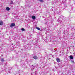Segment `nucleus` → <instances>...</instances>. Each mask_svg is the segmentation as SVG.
<instances>
[{
	"label": "nucleus",
	"mask_w": 75,
	"mask_h": 75,
	"mask_svg": "<svg viewBox=\"0 0 75 75\" xmlns=\"http://www.w3.org/2000/svg\"><path fill=\"white\" fill-rule=\"evenodd\" d=\"M39 1L41 2H44V1H43V0H39Z\"/></svg>",
	"instance_id": "nucleus-12"
},
{
	"label": "nucleus",
	"mask_w": 75,
	"mask_h": 75,
	"mask_svg": "<svg viewBox=\"0 0 75 75\" xmlns=\"http://www.w3.org/2000/svg\"><path fill=\"white\" fill-rule=\"evenodd\" d=\"M34 67H33V68H33Z\"/></svg>",
	"instance_id": "nucleus-15"
},
{
	"label": "nucleus",
	"mask_w": 75,
	"mask_h": 75,
	"mask_svg": "<svg viewBox=\"0 0 75 75\" xmlns=\"http://www.w3.org/2000/svg\"><path fill=\"white\" fill-rule=\"evenodd\" d=\"M56 60L58 62H61V60L60 59L58 58H56Z\"/></svg>",
	"instance_id": "nucleus-1"
},
{
	"label": "nucleus",
	"mask_w": 75,
	"mask_h": 75,
	"mask_svg": "<svg viewBox=\"0 0 75 75\" xmlns=\"http://www.w3.org/2000/svg\"><path fill=\"white\" fill-rule=\"evenodd\" d=\"M1 61H2L3 62L4 61V59H3V58H2L1 59Z\"/></svg>",
	"instance_id": "nucleus-11"
},
{
	"label": "nucleus",
	"mask_w": 75,
	"mask_h": 75,
	"mask_svg": "<svg viewBox=\"0 0 75 75\" xmlns=\"http://www.w3.org/2000/svg\"><path fill=\"white\" fill-rule=\"evenodd\" d=\"M13 3V1H11L10 3V4H12Z\"/></svg>",
	"instance_id": "nucleus-9"
},
{
	"label": "nucleus",
	"mask_w": 75,
	"mask_h": 75,
	"mask_svg": "<svg viewBox=\"0 0 75 75\" xmlns=\"http://www.w3.org/2000/svg\"><path fill=\"white\" fill-rule=\"evenodd\" d=\"M32 67H33V66H32Z\"/></svg>",
	"instance_id": "nucleus-14"
},
{
	"label": "nucleus",
	"mask_w": 75,
	"mask_h": 75,
	"mask_svg": "<svg viewBox=\"0 0 75 75\" xmlns=\"http://www.w3.org/2000/svg\"><path fill=\"white\" fill-rule=\"evenodd\" d=\"M21 30L22 31H25V29L24 28H22Z\"/></svg>",
	"instance_id": "nucleus-10"
},
{
	"label": "nucleus",
	"mask_w": 75,
	"mask_h": 75,
	"mask_svg": "<svg viewBox=\"0 0 75 75\" xmlns=\"http://www.w3.org/2000/svg\"><path fill=\"white\" fill-rule=\"evenodd\" d=\"M70 59H74V58L73 57V56H70Z\"/></svg>",
	"instance_id": "nucleus-8"
},
{
	"label": "nucleus",
	"mask_w": 75,
	"mask_h": 75,
	"mask_svg": "<svg viewBox=\"0 0 75 75\" xmlns=\"http://www.w3.org/2000/svg\"><path fill=\"white\" fill-rule=\"evenodd\" d=\"M15 26V23H12L10 25V27H14Z\"/></svg>",
	"instance_id": "nucleus-2"
},
{
	"label": "nucleus",
	"mask_w": 75,
	"mask_h": 75,
	"mask_svg": "<svg viewBox=\"0 0 75 75\" xmlns=\"http://www.w3.org/2000/svg\"><path fill=\"white\" fill-rule=\"evenodd\" d=\"M33 58L35 59H38V57H37V56H35L33 57Z\"/></svg>",
	"instance_id": "nucleus-3"
},
{
	"label": "nucleus",
	"mask_w": 75,
	"mask_h": 75,
	"mask_svg": "<svg viewBox=\"0 0 75 75\" xmlns=\"http://www.w3.org/2000/svg\"><path fill=\"white\" fill-rule=\"evenodd\" d=\"M71 62H72V63H74V62L73 60H71Z\"/></svg>",
	"instance_id": "nucleus-13"
},
{
	"label": "nucleus",
	"mask_w": 75,
	"mask_h": 75,
	"mask_svg": "<svg viewBox=\"0 0 75 75\" xmlns=\"http://www.w3.org/2000/svg\"><path fill=\"white\" fill-rule=\"evenodd\" d=\"M3 24V23L2 21H0V25H2Z\"/></svg>",
	"instance_id": "nucleus-7"
},
{
	"label": "nucleus",
	"mask_w": 75,
	"mask_h": 75,
	"mask_svg": "<svg viewBox=\"0 0 75 75\" xmlns=\"http://www.w3.org/2000/svg\"><path fill=\"white\" fill-rule=\"evenodd\" d=\"M36 29H37V30H38L41 31V30L40 28H39V27H36Z\"/></svg>",
	"instance_id": "nucleus-5"
},
{
	"label": "nucleus",
	"mask_w": 75,
	"mask_h": 75,
	"mask_svg": "<svg viewBox=\"0 0 75 75\" xmlns=\"http://www.w3.org/2000/svg\"><path fill=\"white\" fill-rule=\"evenodd\" d=\"M6 9L7 11H9L10 10V8L8 7H7L6 8Z\"/></svg>",
	"instance_id": "nucleus-6"
},
{
	"label": "nucleus",
	"mask_w": 75,
	"mask_h": 75,
	"mask_svg": "<svg viewBox=\"0 0 75 75\" xmlns=\"http://www.w3.org/2000/svg\"><path fill=\"white\" fill-rule=\"evenodd\" d=\"M32 18L33 20H35V16H33L32 17Z\"/></svg>",
	"instance_id": "nucleus-4"
}]
</instances>
